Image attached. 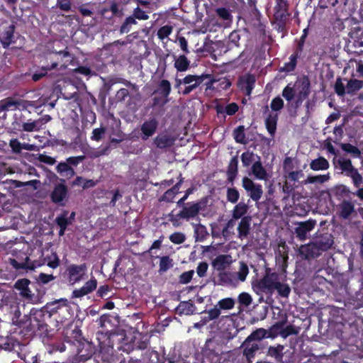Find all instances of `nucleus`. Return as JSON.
<instances>
[{"label": "nucleus", "mask_w": 363, "mask_h": 363, "mask_svg": "<svg viewBox=\"0 0 363 363\" xmlns=\"http://www.w3.org/2000/svg\"><path fill=\"white\" fill-rule=\"evenodd\" d=\"M112 318L113 316L110 314H104L96 321L99 327L104 329L96 333L101 350L108 351L109 349L113 348V341L111 340V337L116 335V333L112 329L106 328L107 325H111Z\"/></svg>", "instance_id": "1"}, {"label": "nucleus", "mask_w": 363, "mask_h": 363, "mask_svg": "<svg viewBox=\"0 0 363 363\" xmlns=\"http://www.w3.org/2000/svg\"><path fill=\"white\" fill-rule=\"evenodd\" d=\"M279 280V275L277 272H272V269L267 267L262 278L253 283L252 287L257 293L262 292L272 295L274 292V287Z\"/></svg>", "instance_id": "2"}, {"label": "nucleus", "mask_w": 363, "mask_h": 363, "mask_svg": "<svg viewBox=\"0 0 363 363\" xmlns=\"http://www.w3.org/2000/svg\"><path fill=\"white\" fill-rule=\"evenodd\" d=\"M87 264L83 263L81 264H71L67 266L64 276L69 285H74L80 282L86 277Z\"/></svg>", "instance_id": "3"}, {"label": "nucleus", "mask_w": 363, "mask_h": 363, "mask_svg": "<svg viewBox=\"0 0 363 363\" xmlns=\"http://www.w3.org/2000/svg\"><path fill=\"white\" fill-rule=\"evenodd\" d=\"M337 164L342 172L345 173L347 177L352 179L354 186L357 188L360 187L363 184V178L358 172V169L352 165L351 160L348 158H340L337 160Z\"/></svg>", "instance_id": "4"}, {"label": "nucleus", "mask_w": 363, "mask_h": 363, "mask_svg": "<svg viewBox=\"0 0 363 363\" xmlns=\"http://www.w3.org/2000/svg\"><path fill=\"white\" fill-rule=\"evenodd\" d=\"M69 198V189L66 185L64 178L59 179V182L55 184L50 194L51 201L59 206H63Z\"/></svg>", "instance_id": "5"}, {"label": "nucleus", "mask_w": 363, "mask_h": 363, "mask_svg": "<svg viewBox=\"0 0 363 363\" xmlns=\"http://www.w3.org/2000/svg\"><path fill=\"white\" fill-rule=\"evenodd\" d=\"M212 281L214 285L224 287H235L238 284L235 273L230 271L219 272Z\"/></svg>", "instance_id": "6"}, {"label": "nucleus", "mask_w": 363, "mask_h": 363, "mask_svg": "<svg viewBox=\"0 0 363 363\" xmlns=\"http://www.w3.org/2000/svg\"><path fill=\"white\" fill-rule=\"evenodd\" d=\"M242 186L252 201L257 202L262 198L263 190L261 184H255L251 179L244 177L242 179Z\"/></svg>", "instance_id": "7"}, {"label": "nucleus", "mask_w": 363, "mask_h": 363, "mask_svg": "<svg viewBox=\"0 0 363 363\" xmlns=\"http://www.w3.org/2000/svg\"><path fill=\"white\" fill-rule=\"evenodd\" d=\"M159 123L155 118L145 120L140 125V138L143 140H147L155 135L158 128Z\"/></svg>", "instance_id": "8"}, {"label": "nucleus", "mask_w": 363, "mask_h": 363, "mask_svg": "<svg viewBox=\"0 0 363 363\" xmlns=\"http://www.w3.org/2000/svg\"><path fill=\"white\" fill-rule=\"evenodd\" d=\"M337 213L340 218L348 220L352 214H356L354 203L350 200L343 199L337 206Z\"/></svg>", "instance_id": "9"}, {"label": "nucleus", "mask_w": 363, "mask_h": 363, "mask_svg": "<svg viewBox=\"0 0 363 363\" xmlns=\"http://www.w3.org/2000/svg\"><path fill=\"white\" fill-rule=\"evenodd\" d=\"M289 3L287 0H275L274 7V20H289L291 13L289 11Z\"/></svg>", "instance_id": "10"}, {"label": "nucleus", "mask_w": 363, "mask_h": 363, "mask_svg": "<svg viewBox=\"0 0 363 363\" xmlns=\"http://www.w3.org/2000/svg\"><path fill=\"white\" fill-rule=\"evenodd\" d=\"M315 220L311 218L306 221L298 223V225L295 228L296 237L300 240H305L307 238V234L315 228Z\"/></svg>", "instance_id": "11"}, {"label": "nucleus", "mask_w": 363, "mask_h": 363, "mask_svg": "<svg viewBox=\"0 0 363 363\" xmlns=\"http://www.w3.org/2000/svg\"><path fill=\"white\" fill-rule=\"evenodd\" d=\"M255 77L252 74H247L239 79L238 86L246 96H250L255 88Z\"/></svg>", "instance_id": "12"}, {"label": "nucleus", "mask_w": 363, "mask_h": 363, "mask_svg": "<svg viewBox=\"0 0 363 363\" xmlns=\"http://www.w3.org/2000/svg\"><path fill=\"white\" fill-rule=\"evenodd\" d=\"M9 262L13 269L19 272L33 270L38 266H40V264H37L35 262H32L28 256H26L25 259L21 262H18L14 258H10Z\"/></svg>", "instance_id": "13"}, {"label": "nucleus", "mask_w": 363, "mask_h": 363, "mask_svg": "<svg viewBox=\"0 0 363 363\" xmlns=\"http://www.w3.org/2000/svg\"><path fill=\"white\" fill-rule=\"evenodd\" d=\"M97 284V280L92 277L86 281L81 288L74 289L72 293V297L78 298L91 294L96 290Z\"/></svg>", "instance_id": "14"}, {"label": "nucleus", "mask_w": 363, "mask_h": 363, "mask_svg": "<svg viewBox=\"0 0 363 363\" xmlns=\"http://www.w3.org/2000/svg\"><path fill=\"white\" fill-rule=\"evenodd\" d=\"M189 206H184L183 208L177 215L179 218L189 220L196 217L200 210L201 205L199 203H188Z\"/></svg>", "instance_id": "15"}, {"label": "nucleus", "mask_w": 363, "mask_h": 363, "mask_svg": "<svg viewBox=\"0 0 363 363\" xmlns=\"http://www.w3.org/2000/svg\"><path fill=\"white\" fill-rule=\"evenodd\" d=\"M16 26L11 24L6 27L0 35V42L4 48H8L11 44L16 43L14 33Z\"/></svg>", "instance_id": "16"}, {"label": "nucleus", "mask_w": 363, "mask_h": 363, "mask_svg": "<svg viewBox=\"0 0 363 363\" xmlns=\"http://www.w3.org/2000/svg\"><path fill=\"white\" fill-rule=\"evenodd\" d=\"M46 60H52L51 65H43L40 70L39 72H37L34 73L32 75V79L34 82H38L40 79H42L43 77H45L48 71L52 70L54 69H56L57 67V61L54 59V57L52 55H48L45 57Z\"/></svg>", "instance_id": "17"}, {"label": "nucleus", "mask_w": 363, "mask_h": 363, "mask_svg": "<svg viewBox=\"0 0 363 363\" xmlns=\"http://www.w3.org/2000/svg\"><path fill=\"white\" fill-rule=\"evenodd\" d=\"M311 93V83L307 77H304L301 82V89L296 96V104L298 106L306 99Z\"/></svg>", "instance_id": "18"}, {"label": "nucleus", "mask_w": 363, "mask_h": 363, "mask_svg": "<svg viewBox=\"0 0 363 363\" xmlns=\"http://www.w3.org/2000/svg\"><path fill=\"white\" fill-rule=\"evenodd\" d=\"M252 217L244 216L240 220L238 226V238L241 240L247 238L250 233Z\"/></svg>", "instance_id": "19"}, {"label": "nucleus", "mask_w": 363, "mask_h": 363, "mask_svg": "<svg viewBox=\"0 0 363 363\" xmlns=\"http://www.w3.org/2000/svg\"><path fill=\"white\" fill-rule=\"evenodd\" d=\"M301 253L305 256L306 259L318 257L323 251H320L318 245L313 241L306 245H303L300 249Z\"/></svg>", "instance_id": "20"}, {"label": "nucleus", "mask_w": 363, "mask_h": 363, "mask_svg": "<svg viewBox=\"0 0 363 363\" xmlns=\"http://www.w3.org/2000/svg\"><path fill=\"white\" fill-rule=\"evenodd\" d=\"M30 283L28 279H18L14 284V289L19 291L20 295L26 298H31L33 294L30 290L28 285Z\"/></svg>", "instance_id": "21"}, {"label": "nucleus", "mask_w": 363, "mask_h": 363, "mask_svg": "<svg viewBox=\"0 0 363 363\" xmlns=\"http://www.w3.org/2000/svg\"><path fill=\"white\" fill-rule=\"evenodd\" d=\"M315 242L318 245L320 251L323 252L330 249L334 244L333 237L331 234L324 233L317 237Z\"/></svg>", "instance_id": "22"}, {"label": "nucleus", "mask_w": 363, "mask_h": 363, "mask_svg": "<svg viewBox=\"0 0 363 363\" xmlns=\"http://www.w3.org/2000/svg\"><path fill=\"white\" fill-rule=\"evenodd\" d=\"M176 140L174 136L167 134L158 135L154 139V143L157 147L164 149L172 147Z\"/></svg>", "instance_id": "23"}, {"label": "nucleus", "mask_w": 363, "mask_h": 363, "mask_svg": "<svg viewBox=\"0 0 363 363\" xmlns=\"http://www.w3.org/2000/svg\"><path fill=\"white\" fill-rule=\"evenodd\" d=\"M242 347H243V355L248 361L255 357L256 352L259 349L257 343L253 342L252 340H248L247 337L242 343Z\"/></svg>", "instance_id": "24"}, {"label": "nucleus", "mask_w": 363, "mask_h": 363, "mask_svg": "<svg viewBox=\"0 0 363 363\" xmlns=\"http://www.w3.org/2000/svg\"><path fill=\"white\" fill-rule=\"evenodd\" d=\"M56 171L60 176L67 179L72 178L76 172L72 167L69 166L66 162H60L56 167Z\"/></svg>", "instance_id": "25"}, {"label": "nucleus", "mask_w": 363, "mask_h": 363, "mask_svg": "<svg viewBox=\"0 0 363 363\" xmlns=\"http://www.w3.org/2000/svg\"><path fill=\"white\" fill-rule=\"evenodd\" d=\"M230 256L227 255H220L212 261V266L219 272L224 269L230 264Z\"/></svg>", "instance_id": "26"}, {"label": "nucleus", "mask_w": 363, "mask_h": 363, "mask_svg": "<svg viewBox=\"0 0 363 363\" xmlns=\"http://www.w3.org/2000/svg\"><path fill=\"white\" fill-rule=\"evenodd\" d=\"M9 101L13 104L11 105V110H19V111H28L30 113V111H28V108L32 107L35 108L34 103L33 101H29L23 99H18L15 100L13 98L9 97Z\"/></svg>", "instance_id": "27"}, {"label": "nucleus", "mask_w": 363, "mask_h": 363, "mask_svg": "<svg viewBox=\"0 0 363 363\" xmlns=\"http://www.w3.org/2000/svg\"><path fill=\"white\" fill-rule=\"evenodd\" d=\"M259 159L255 162L252 166V172L255 177L259 180H266L267 179V173L265 168L263 167L260 157L257 156Z\"/></svg>", "instance_id": "28"}, {"label": "nucleus", "mask_w": 363, "mask_h": 363, "mask_svg": "<svg viewBox=\"0 0 363 363\" xmlns=\"http://www.w3.org/2000/svg\"><path fill=\"white\" fill-rule=\"evenodd\" d=\"M55 55H58L60 57V66L62 69L67 68L70 65H74V62L75 61L74 56L68 52L67 50H60L59 52H55Z\"/></svg>", "instance_id": "29"}, {"label": "nucleus", "mask_w": 363, "mask_h": 363, "mask_svg": "<svg viewBox=\"0 0 363 363\" xmlns=\"http://www.w3.org/2000/svg\"><path fill=\"white\" fill-rule=\"evenodd\" d=\"M238 159L236 156L233 157L228 164L226 172L228 181L229 182L233 183L235 181L238 172Z\"/></svg>", "instance_id": "30"}, {"label": "nucleus", "mask_w": 363, "mask_h": 363, "mask_svg": "<svg viewBox=\"0 0 363 363\" xmlns=\"http://www.w3.org/2000/svg\"><path fill=\"white\" fill-rule=\"evenodd\" d=\"M278 114L269 113L265 119L266 128L272 137H274L277 130Z\"/></svg>", "instance_id": "31"}, {"label": "nucleus", "mask_w": 363, "mask_h": 363, "mask_svg": "<svg viewBox=\"0 0 363 363\" xmlns=\"http://www.w3.org/2000/svg\"><path fill=\"white\" fill-rule=\"evenodd\" d=\"M248 210V205L244 201H240L234 206L232 211V218L234 220L242 219V217L247 216Z\"/></svg>", "instance_id": "32"}, {"label": "nucleus", "mask_w": 363, "mask_h": 363, "mask_svg": "<svg viewBox=\"0 0 363 363\" xmlns=\"http://www.w3.org/2000/svg\"><path fill=\"white\" fill-rule=\"evenodd\" d=\"M284 347L281 345L277 346H270L267 350V355L274 358L277 362L283 363Z\"/></svg>", "instance_id": "33"}, {"label": "nucleus", "mask_w": 363, "mask_h": 363, "mask_svg": "<svg viewBox=\"0 0 363 363\" xmlns=\"http://www.w3.org/2000/svg\"><path fill=\"white\" fill-rule=\"evenodd\" d=\"M172 91L170 82L167 79H162L157 86V89L154 91V94H159L162 98L168 99Z\"/></svg>", "instance_id": "34"}, {"label": "nucleus", "mask_w": 363, "mask_h": 363, "mask_svg": "<svg viewBox=\"0 0 363 363\" xmlns=\"http://www.w3.org/2000/svg\"><path fill=\"white\" fill-rule=\"evenodd\" d=\"M329 167L328 161L323 157L313 160L310 163V168L313 171L326 170Z\"/></svg>", "instance_id": "35"}, {"label": "nucleus", "mask_w": 363, "mask_h": 363, "mask_svg": "<svg viewBox=\"0 0 363 363\" xmlns=\"http://www.w3.org/2000/svg\"><path fill=\"white\" fill-rule=\"evenodd\" d=\"M195 306L190 301H182L177 308V311L179 315H191L194 313Z\"/></svg>", "instance_id": "36"}, {"label": "nucleus", "mask_w": 363, "mask_h": 363, "mask_svg": "<svg viewBox=\"0 0 363 363\" xmlns=\"http://www.w3.org/2000/svg\"><path fill=\"white\" fill-rule=\"evenodd\" d=\"M174 65L178 72H185L189 67L190 61L184 55H182L175 58Z\"/></svg>", "instance_id": "37"}, {"label": "nucleus", "mask_w": 363, "mask_h": 363, "mask_svg": "<svg viewBox=\"0 0 363 363\" xmlns=\"http://www.w3.org/2000/svg\"><path fill=\"white\" fill-rule=\"evenodd\" d=\"M341 149L351 155L353 158H361L362 152L357 147L350 143H340Z\"/></svg>", "instance_id": "38"}, {"label": "nucleus", "mask_w": 363, "mask_h": 363, "mask_svg": "<svg viewBox=\"0 0 363 363\" xmlns=\"http://www.w3.org/2000/svg\"><path fill=\"white\" fill-rule=\"evenodd\" d=\"M363 87V82L356 79H351L347 81L346 86L347 93L354 94Z\"/></svg>", "instance_id": "39"}, {"label": "nucleus", "mask_w": 363, "mask_h": 363, "mask_svg": "<svg viewBox=\"0 0 363 363\" xmlns=\"http://www.w3.org/2000/svg\"><path fill=\"white\" fill-rule=\"evenodd\" d=\"M299 55H298V52H294L289 57V62L284 63L283 67L280 69L281 72H291L295 70L297 65V60Z\"/></svg>", "instance_id": "40"}, {"label": "nucleus", "mask_w": 363, "mask_h": 363, "mask_svg": "<svg viewBox=\"0 0 363 363\" xmlns=\"http://www.w3.org/2000/svg\"><path fill=\"white\" fill-rule=\"evenodd\" d=\"M110 138L112 143H120L126 139L125 134L121 130L119 126L111 129Z\"/></svg>", "instance_id": "41"}, {"label": "nucleus", "mask_w": 363, "mask_h": 363, "mask_svg": "<svg viewBox=\"0 0 363 363\" xmlns=\"http://www.w3.org/2000/svg\"><path fill=\"white\" fill-rule=\"evenodd\" d=\"M211 74H203L201 75H195V74H188L184 79H182L183 84H191L193 83H196V82H199V83H203V82L206 78H210Z\"/></svg>", "instance_id": "42"}, {"label": "nucleus", "mask_w": 363, "mask_h": 363, "mask_svg": "<svg viewBox=\"0 0 363 363\" xmlns=\"http://www.w3.org/2000/svg\"><path fill=\"white\" fill-rule=\"evenodd\" d=\"M194 234L196 241L202 242L208 236L206 228L202 224H197L194 226Z\"/></svg>", "instance_id": "43"}, {"label": "nucleus", "mask_w": 363, "mask_h": 363, "mask_svg": "<svg viewBox=\"0 0 363 363\" xmlns=\"http://www.w3.org/2000/svg\"><path fill=\"white\" fill-rule=\"evenodd\" d=\"M274 291H277L278 295L282 298H288L291 293V288L288 284L281 283L278 280L275 287Z\"/></svg>", "instance_id": "44"}, {"label": "nucleus", "mask_w": 363, "mask_h": 363, "mask_svg": "<svg viewBox=\"0 0 363 363\" xmlns=\"http://www.w3.org/2000/svg\"><path fill=\"white\" fill-rule=\"evenodd\" d=\"M233 137L236 143L245 145L247 143L244 125H239L233 130Z\"/></svg>", "instance_id": "45"}, {"label": "nucleus", "mask_w": 363, "mask_h": 363, "mask_svg": "<svg viewBox=\"0 0 363 363\" xmlns=\"http://www.w3.org/2000/svg\"><path fill=\"white\" fill-rule=\"evenodd\" d=\"M43 119H39L33 121H28L23 123L22 130L26 132L36 131L40 129V125L43 124Z\"/></svg>", "instance_id": "46"}, {"label": "nucleus", "mask_w": 363, "mask_h": 363, "mask_svg": "<svg viewBox=\"0 0 363 363\" xmlns=\"http://www.w3.org/2000/svg\"><path fill=\"white\" fill-rule=\"evenodd\" d=\"M235 299L233 298H225L223 299H220L218 301L216 306L219 308V310L221 311L222 310L226 311V310H230L234 308L235 306Z\"/></svg>", "instance_id": "47"}, {"label": "nucleus", "mask_w": 363, "mask_h": 363, "mask_svg": "<svg viewBox=\"0 0 363 363\" xmlns=\"http://www.w3.org/2000/svg\"><path fill=\"white\" fill-rule=\"evenodd\" d=\"M137 23V21H135L133 17L131 16H128L125 18L120 27V33H128L131 30L132 26L133 25H136Z\"/></svg>", "instance_id": "48"}, {"label": "nucleus", "mask_w": 363, "mask_h": 363, "mask_svg": "<svg viewBox=\"0 0 363 363\" xmlns=\"http://www.w3.org/2000/svg\"><path fill=\"white\" fill-rule=\"evenodd\" d=\"M173 267V260L169 256H162L160 257L159 264V272L164 273Z\"/></svg>", "instance_id": "49"}, {"label": "nucleus", "mask_w": 363, "mask_h": 363, "mask_svg": "<svg viewBox=\"0 0 363 363\" xmlns=\"http://www.w3.org/2000/svg\"><path fill=\"white\" fill-rule=\"evenodd\" d=\"M268 331L264 328H258L253 331L248 337V340H261L263 338L269 337L271 335H267Z\"/></svg>", "instance_id": "50"}, {"label": "nucleus", "mask_w": 363, "mask_h": 363, "mask_svg": "<svg viewBox=\"0 0 363 363\" xmlns=\"http://www.w3.org/2000/svg\"><path fill=\"white\" fill-rule=\"evenodd\" d=\"M227 201L231 203L235 204L240 199V193L235 187H228L226 190Z\"/></svg>", "instance_id": "51"}, {"label": "nucleus", "mask_w": 363, "mask_h": 363, "mask_svg": "<svg viewBox=\"0 0 363 363\" xmlns=\"http://www.w3.org/2000/svg\"><path fill=\"white\" fill-rule=\"evenodd\" d=\"M330 176L329 174H320L316 176H308L306 179V184H323L328 180H329Z\"/></svg>", "instance_id": "52"}, {"label": "nucleus", "mask_w": 363, "mask_h": 363, "mask_svg": "<svg viewBox=\"0 0 363 363\" xmlns=\"http://www.w3.org/2000/svg\"><path fill=\"white\" fill-rule=\"evenodd\" d=\"M45 260L47 262V265L52 269H56L60 264V258L56 252H52L50 255H48Z\"/></svg>", "instance_id": "53"}, {"label": "nucleus", "mask_w": 363, "mask_h": 363, "mask_svg": "<svg viewBox=\"0 0 363 363\" xmlns=\"http://www.w3.org/2000/svg\"><path fill=\"white\" fill-rule=\"evenodd\" d=\"M216 13L219 18L223 21H232L233 16L230 11L225 7H220L216 9Z\"/></svg>", "instance_id": "54"}, {"label": "nucleus", "mask_w": 363, "mask_h": 363, "mask_svg": "<svg viewBox=\"0 0 363 363\" xmlns=\"http://www.w3.org/2000/svg\"><path fill=\"white\" fill-rule=\"evenodd\" d=\"M238 301L241 306L248 307L252 302V298L250 294L242 292L238 295Z\"/></svg>", "instance_id": "55"}, {"label": "nucleus", "mask_w": 363, "mask_h": 363, "mask_svg": "<svg viewBox=\"0 0 363 363\" xmlns=\"http://www.w3.org/2000/svg\"><path fill=\"white\" fill-rule=\"evenodd\" d=\"M295 94L294 88L289 84L284 88L281 95L288 102H290L294 99Z\"/></svg>", "instance_id": "56"}, {"label": "nucleus", "mask_w": 363, "mask_h": 363, "mask_svg": "<svg viewBox=\"0 0 363 363\" xmlns=\"http://www.w3.org/2000/svg\"><path fill=\"white\" fill-rule=\"evenodd\" d=\"M12 104L9 101V98L0 101V119H5L6 118V111L11 110Z\"/></svg>", "instance_id": "57"}, {"label": "nucleus", "mask_w": 363, "mask_h": 363, "mask_svg": "<svg viewBox=\"0 0 363 363\" xmlns=\"http://www.w3.org/2000/svg\"><path fill=\"white\" fill-rule=\"evenodd\" d=\"M172 26L165 25L159 28L157 33L158 38L161 40L167 38L172 32Z\"/></svg>", "instance_id": "58"}, {"label": "nucleus", "mask_w": 363, "mask_h": 363, "mask_svg": "<svg viewBox=\"0 0 363 363\" xmlns=\"http://www.w3.org/2000/svg\"><path fill=\"white\" fill-rule=\"evenodd\" d=\"M255 155L252 152L246 151L241 155V161L243 167H249L255 160Z\"/></svg>", "instance_id": "59"}, {"label": "nucleus", "mask_w": 363, "mask_h": 363, "mask_svg": "<svg viewBox=\"0 0 363 363\" xmlns=\"http://www.w3.org/2000/svg\"><path fill=\"white\" fill-rule=\"evenodd\" d=\"M257 23L255 24V28L256 29V33L261 38H265L267 36V30H266V25L261 21L260 18L258 16H256Z\"/></svg>", "instance_id": "60"}, {"label": "nucleus", "mask_w": 363, "mask_h": 363, "mask_svg": "<svg viewBox=\"0 0 363 363\" xmlns=\"http://www.w3.org/2000/svg\"><path fill=\"white\" fill-rule=\"evenodd\" d=\"M231 84V82L228 79L225 77L219 78L216 79V90H226L230 87Z\"/></svg>", "instance_id": "61"}, {"label": "nucleus", "mask_w": 363, "mask_h": 363, "mask_svg": "<svg viewBox=\"0 0 363 363\" xmlns=\"http://www.w3.org/2000/svg\"><path fill=\"white\" fill-rule=\"evenodd\" d=\"M130 16L133 17L135 21L137 19L140 21H146L149 19V16L147 13L139 6H137L135 9H134L133 13Z\"/></svg>", "instance_id": "62"}, {"label": "nucleus", "mask_w": 363, "mask_h": 363, "mask_svg": "<svg viewBox=\"0 0 363 363\" xmlns=\"http://www.w3.org/2000/svg\"><path fill=\"white\" fill-rule=\"evenodd\" d=\"M248 273L249 269L247 265L245 262H241L239 272L237 274H235L238 281L239 280L241 281H244L246 279Z\"/></svg>", "instance_id": "63"}, {"label": "nucleus", "mask_w": 363, "mask_h": 363, "mask_svg": "<svg viewBox=\"0 0 363 363\" xmlns=\"http://www.w3.org/2000/svg\"><path fill=\"white\" fill-rule=\"evenodd\" d=\"M169 240L176 245L182 244L186 240V236L183 233L175 232L169 237Z\"/></svg>", "instance_id": "64"}]
</instances>
